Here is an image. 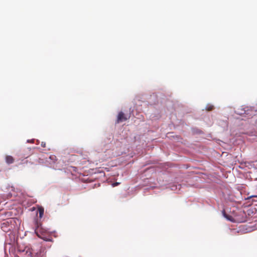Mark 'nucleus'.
I'll return each instance as SVG.
<instances>
[{"label":"nucleus","mask_w":257,"mask_h":257,"mask_svg":"<svg viewBox=\"0 0 257 257\" xmlns=\"http://www.w3.org/2000/svg\"><path fill=\"white\" fill-rule=\"evenodd\" d=\"M27 253L31 257H46V250L41 244H36L27 250Z\"/></svg>","instance_id":"obj_1"},{"label":"nucleus","mask_w":257,"mask_h":257,"mask_svg":"<svg viewBox=\"0 0 257 257\" xmlns=\"http://www.w3.org/2000/svg\"><path fill=\"white\" fill-rule=\"evenodd\" d=\"M35 231L39 237L41 238L46 241L50 240V239L43 236V235L47 231L46 229L43 228V227L41 226V223H39L38 222H37V226L35 228Z\"/></svg>","instance_id":"obj_2"},{"label":"nucleus","mask_w":257,"mask_h":257,"mask_svg":"<svg viewBox=\"0 0 257 257\" xmlns=\"http://www.w3.org/2000/svg\"><path fill=\"white\" fill-rule=\"evenodd\" d=\"M32 150L30 148H28L26 149L23 150L22 151L20 154L19 156L21 157L22 158H27L30 156H31L32 154Z\"/></svg>","instance_id":"obj_3"},{"label":"nucleus","mask_w":257,"mask_h":257,"mask_svg":"<svg viewBox=\"0 0 257 257\" xmlns=\"http://www.w3.org/2000/svg\"><path fill=\"white\" fill-rule=\"evenodd\" d=\"M127 119V118L125 116L124 113L120 111L118 114L116 122L117 123H119L120 122L126 120Z\"/></svg>","instance_id":"obj_4"},{"label":"nucleus","mask_w":257,"mask_h":257,"mask_svg":"<svg viewBox=\"0 0 257 257\" xmlns=\"http://www.w3.org/2000/svg\"><path fill=\"white\" fill-rule=\"evenodd\" d=\"M57 161V158L56 156L54 155H51L49 156L48 159L46 160V161L50 164L51 163H55L56 161Z\"/></svg>","instance_id":"obj_5"},{"label":"nucleus","mask_w":257,"mask_h":257,"mask_svg":"<svg viewBox=\"0 0 257 257\" xmlns=\"http://www.w3.org/2000/svg\"><path fill=\"white\" fill-rule=\"evenodd\" d=\"M14 158L11 156L7 155L6 156V162L8 164H11L14 162Z\"/></svg>","instance_id":"obj_6"},{"label":"nucleus","mask_w":257,"mask_h":257,"mask_svg":"<svg viewBox=\"0 0 257 257\" xmlns=\"http://www.w3.org/2000/svg\"><path fill=\"white\" fill-rule=\"evenodd\" d=\"M222 214L224 216V217L225 218H226L227 220H229V221H233V217L230 216V215H227L226 213H225V211L224 210H223L222 211Z\"/></svg>","instance_id":"obj_7"},{"label":"nucleus","mask_w":257,"mask_h":257,"mask_svg":"<svg viewBox=\"0 0 257 257\" xmlns=\"http://www.w3.org/2000/svg\"><path fill=\"white\" fill-rule=\"evenodd\" d=\"M38 210L39 214V217L42 218L43 216L44 212V208L42 206L39 207Z\"/></svg>","instance_id":"obj_8"},{"label":"nucleus","mask_w":257,"mask_h":257,"mask_svg":"<svg viewBox=\"0 0 257 257\" xmlns=\"http://www.w3.org/2000/svg\"><path fill=\"white\" fill-rule=\"evenodd\" d=\"M213 108H214V106L212 105H208L206 107V109L207 111H211V110H213Z\"/></svg>","instance_id":"obj_9"},{"label":"nucleus","mask_w":257,"mask_h":257,"mask_svg":"<svg viewBox=\"0 0 257 257\" xmlns=\"http://www.w3.org/2000/svg\"><path fill=\"white\" fill-rule=\"evenodd\" d=\"M41 146H42V147L45 148V147H46V143H45V142H41Z\"/></svg>","instance_id":"obj_10"},{"label":"nucleus","mask_w":257,"mask_h":257,"mask_svg":"<svg viewBox=\"0 0 257 257\" xmlns=\"http://www.w3.org/2000/svg\"><path fill=\"white\" fill-rule=\"evenodd\" d=\"M252 197H256L257 198V195H251V196H249L248 198H251Z\"/></svg>","instance_id":"obj_11"},{"label":"nucleus","mask_w":257,"mask_h":257,"mask_svg":"<svg viewBox=\"0 0 257 257\" xmlns=\"http://www.w3.org/2000/svg\"><path fill=\"white\" fill-rule=\"evenodd\" d=\"M119 184V183H118V182L114 183L113 184V186H117Z\"/></svg>","instance_id":"obj_12"},{"label":"nucleus","mask_w":257,"mask_h":257,"mask_svg":"<svg viewBox=\"0 0 257 257\" xmlns=\"http://www.w3.org/2000/svg\"><path fill=\"white\" fill-rule=\"evenodd\" d=\"M28 142L30 143H34V140H31V141L28 140Z\"/></svg>","instance_id":"obj_13"}]
</instances>
